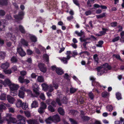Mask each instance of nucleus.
Wrapping results in <instances>:
<instances>
[{
    "mask_svg": "<svg viewBox=\"0 0 124 124\" xmlns=\"http://www.w3.org/2000/svg\"><path fill=\"white\" fill-rule=\"evenodd\" d=\"M19 29L17 28H16L15 29V32L17 33L18 32L19 30L21 32L23 33H24L25 32V31L23 27L21 25H20L19 26Z\"/></svg>",
    "mask_w": 124,
    "mask_h": 124,
    "instance_id": "nucleus-9",
    "label": "nucleus"
},
{
    "mask_svg": "<svg viewBox=\"0 0 124 124\" xmlns=\"http://www.w3.org/2000/svg\"><path fill=\"white\" fill-rule=\"evenodd\" d=\"M62 8H65L66 6V8H67L68 7L67 4L66 3L64 2H62Z\"/></svg>",
    "mask_w": 124,
    "mask_h": 124,
    "instance_id": "nucleus-63",
    "label": "nucleus"
},
{
    "mask_svg": "<svg viewBox=\"0 0 124 124\" xmlns=\"http://www.w3.org/2000/svg\"><path fill=\"white\" fill-rule=\"evenodd\" d=\"M16 120L15 118H14L11 117V119L8 122V123H16Z\"/></svg>",
    "mask_w": 124,
    "mask_h": 124,
    "instance_id": "nucleus-49",
    "label": "nucleus"
},
{
    "mask_svg": "<svg viewBox=\"0 0 124 124\" xmlns=\"http://www.w3.org/2000/svg\"><path fill=\"white\" fill-rule=\"evenodd\" d=\"M23 103L21 100L20 99H18L17 100L16 103V105L17 107L19 108L21 107Z\"/></svg>",
    "mask_w": 124,
    "mask_h": 124,
    "instance_id": "nucleus-18",
    "label": "nucleus"
},
{
    "mask_svg": "<svg viewBox=\"0 0 124 124\" xmlns=\"http://www.w3.org/2000/svg\"><path fill=\"white\" fill-rule=\"evenodd\" d=\"M93 58L95 62L97 64L98 63L99 58L98 57V55L97 54H94L93 55Z\"/></svg>",
    "mask_w": 124,
    "mask_h": 124,
    "instance_id": "nucleus-35",
    "label": "nucleus"
},
{
    "mask_svg": "<svg viewBox=\"0 0 124 124\" xmlns=\"http://www.w3.org/2000/svg\"><path fill=\"white\" fill-rule=\"evenodd\" d=\"M17 61V58L15 56H13L11 59V61L12 63L16 62Z\"/></svg>",
    "mask_w": 124,
    "mask_h": 124,
    "instance_id": "nucleus-34",
    "label": "nucleus"
},
{
    "mask_svg": "<svg viewBox=\"0 0 124 124\" xmlns=\"http://www.w3.org/2000/svg\"><path fill=\"white\" fill-rule=\"evenodd\" d=\"M27 122L28 124H35L38 123L36 120H27Z\"/></svg>",
    "mask_w": 124,
    "mask_h": 124,
    "instance_id": "nucleus-22",
    "label": "nucleus"
},
{
    "mask_svg": "<svg viewBox=\"0 0 124 124\" xmlns=\"http://www.w3.org/2000/svg\"><path fill=\"white\" fill-rule=\"evenodd\" d=\"M17 117L18 119H19V120H25L26 119L25 117L20 115H18Z\"/></svg>",
    "mask_w": 124,
    "mask_h": 124,
    "instance_id": "nucleus-32",
    "label": "nucleus"
},
{
    "mask_svg": "<svg viewBox=\"0 0 124 124\" xmlns=\"http://www.w3.org/2000/svg\"><path fill=\"white\" fill-rule=\"evenodd\" d=\"M5 37L6 38L10 39L14 41L16 39V37L12 35L11 33H10L6 34Z\"/></svg>",
    "mask_w": 124,
    "mask_h": 124,
    "instance_id": "nucleus-12",
    "label": "nucleus"
},
{
    "mask_svg": "<svg viewBox=\"0 0 124 124\" xmlns=\"http://www.w3.org/2000/svg\"><path fill=\"white\" fill-rule=\"evenodd\" d=\"M30 38L32 42H35L37 41V38L35 36L31 35L30 36Z\"/></svg>",
    "mask_w": 124,
    "mask_h": 124,
    "instance_id": "nucleus-25",
    "label": "nucleus"
},
{
    "mask_svg": "<svg viewBox=\"0 0 124 124\" xmlns=\"http://www.w3.org/2000/svg\"><path fill=\"white\" fill-rule=\"evenodd\" d=\"M46 123L49 124L51 123L53 121V120L52 117L50 116L45 120Z\"/></svg>",
    "mask_w": 124,
    "mask_h": 124,
    "instance_id": "nucleus-28",
    "label": "nucleus"
},
{
    "mask_svg": "<svg viewBox=\"0 0 124 124\" xmlns=\"http://www.w3.org/2000/svg\"><path fill=\"white\" fill-rule=\"evenodd\" d=\"M6 95L4 93H2L0 96V99L3 100H6Z\"/></svg>",
    "mask_w": 124,
    "mask_h": 124,
    "instance_id": "nucleus-37",
    "label": "nucleus"
},
{
    "mask_svg": "<svg viewBox=\"0 0 124 124\" xmlns=\"http://www.w3.org/2000/svg\"><path fill=\"white\" fill-rule=\"evenodd\" d=\"M21 107L24 110H26L28 108V106L26 103H23Z\"/></svg>",
    "mask_w": 124,
    "mask_h": 124,
    "instance_id": "nucleus-40",
    "label": "nucleus"
},
{
    "mask_svg": "<svg viewBox=\"0 0 124 124\" xmlns=\"http://www.w3.org/2000/svg\"><path fill=\"white\" fill-rule=\"evenodd\" d=\"M58 97L56 100V102L59 106H61L62 104L61 102L63 103H67V99L66 97H64L61 93H58Z\"/></svg>",
    "mask_w": 124,
    "mask_h": 124,
    "instance_id": "nucleus-2",
    "label": "nucleus"
},
{
    "mask_svg": "<svg viewBox=\"0 0 124 124\" xmlns=\"http://www.w3.org/2000/svg\"><path fill=\"white\" fill-rule=\"evenodd\" d=\"M20 42L22 45L24 46H27L28 45V42L23 39H21Z\"/></svg>",
    "mask_w": 124,
    "mask_h": 124,
    "instance_id": "nucleus-21",
    "label": "nucleus"
},
{
    "mask_svg": "<svg viewBox=\"0 0 124 124\" xmlns=\"http://www.w3.org/2000/svg\"><path fill=\"white\" fill-rule=\"evenodd\" d=\"M19 29L17 28H16L15 29V32L17 33L18 32L19 30L21 32L23 33H24L25 32V31L23 27L21 25H20L19 26Z\"/></svg>",
    "mask_w": 124,
    "mask_h": 124,
    "instance_id": "nucleus-8",
    "label": "nucleus"
},
{
    "mask_svg": "<svg viewBox=\"0 0 124 124\" xmlns=\"http://www.w3.org/2000/svg\"><path fill=\"white\" fill-rule=\"evenodd\" d=\"M94 0H88L87 3L88 6L89 7H91L92 6L91 4L94 3Z\"/></svg>",
    "mask_w": 124,
    "mask_h": 124,
    "instance_id": "nucleus-33",
    "label": "nucleus"
},
{
    "mask_svg": "<svg viewBox=\"0 0 124 124\" xmlns=\"http://www.w3.org/2000/svg\"><path fill=\"white\" fill-rule=\"evenodd\" d=\"M42 86L43 89L44 90L46 91L47 90L48 86L47 85L44 83L42 85Z\"/></svg>",
    "mask_w": 124,
    "mask_h": 124,
    "instance_id": "nucleus-36",
    "label": "nucleus"
},
{
    "mask_svg": "<svg viewBox=\"0 0 124 124\" xmlns=\"http://www.w3.org/2000/svg\"><path fill=\"white\" fill-rule=\"evenodd\" d=\"M7 100L8 101V102L11 103H13L15 101V99L10 95H8L7 96Z\"/></svg>",
    "mask_w": 124,
    "mask_h": 124,
    "instance_id": "nucleus-14",
    "label": "nucleus"
},
{
    "mask_svg": "<svg viewBox=\"0 0 124 124\" xmlns=\"http://www.w3.org/2000/svg\"><path fill=\"white\" fill-rule=\"evenodd\" d=\"M75 33V34L79 36H81L84 35V32L82 31L81 30L80 31V32H78L77 31H76Z\"/></svg>",
    "mask_w": 124,
    "mask_h": 124,
    "instance_id": "nucleus-38",
    "label": "nucleus"
},
{
    "mask_svg": "<svg viewBox=\"0 0 124 124\" xmlns=\"http://www.w3.org/2000/svg\"><path fill=\"white\" fill-rule=\"evenodd\" d=\"M111 68L110 66L109 65L108 63H105L102 65L97 67V68L98 71L97 74L98 75L100 76L104 73L107 71L108 70H110Z\"/></svg>",
    "mask_w": 124,
    "mask_h": 124,
    "instance_id": "nucleus-1",
    "label": "nucleus"
},
{
    "mask_svg": "<svg viewBox=\"0 0 124 124\" xmlns=\"http://www.w3.org/2000/svg\"><path fill=\"white\" fill-rule=\"evenodd\" d=\"M58 111L59 114L62 115H64V110L61 108H59L58 109Z\"/></svg>",
    "mask_w": 124,
    "mask_h": 124,
    "instance_id": "nucleus-31",
    "label": "nucleus"
},
{
    "mask_svg": "<svg viewBox=\"0 0 124 124\" xmlns=\"http://www.w3.org/2000/svg\"><path fill=\"white\" fill-rule=\"evenodd\" d=\"M48 108L49 110L51 112H54L55 111L54 108L51 105L48 106Z\"/></svg>",
    "mask_w": 124,
    "mask_h": 124,
    "instance_id": "nucleus-48",
    "label": "nucleus"
},
{
    "mask_svg": "<svg viewBox=\"0 0 124 124\" xmlns=\"http://www.w3.org/2000/svg\"><path fill=\"white\" fill-rule=\"evenodd\" d=\"M34 92L37 96H38L40 94L39 91V87L38 85L35 84L33 86Z\"/></svg>",
    "mask_w": 124,
    "mask_h": 124,
    "instance_id": "nucleus-4",
    "label": "nucleus"
},
{
    "mask_svg": "<svg viewBox=\"0 0 124 124\" xmlns=\"http://www.w3.org/2000/svg\"><path fill=\"white\" fill-rule=\"evenodd\" d=\"M7 104L1 102L0 103V111H2V110H5L6 108V106H7Z\"/></svg>",
    "mask_w": 124,
    "mask_h": 124,
    "instance_id": "nucleus-16",
    "label": "nucleus"
},
{
    "mask_svg": "<svg viewBox=\"0 0 124 124\" xmlns=\"http://www.w3.org/2000/svg\"><path fill=\"white\" fill-rule=\"evenodd\" d=\"M88 95L89 96L91 99L93 100V99L94 97V95L91 92H90L89 93Z\"/></svg>",
    "mask_w": 124,
    "mask_h": 124,
    "instance_id": "nucleus-64",
    "label": "nucleus"
},
{
    "mask_svg": "<svg viewBox=\"0 0 124 124\" xmlns=\"http://www.w3.org/2000/svg\"><path fill=\"white\" fill-rule=\"evenodd\" d=\"M121 38L120 40L121 41L124 42V31H122L120 33Z\"/></svg>",
    "mask_w": 124,
    "mask_h": 124,
    "instance_id": "nucleus-45",
    "label": "nucleus"
},
{
    "mask_svg": "<svg viewBox=\"0 0 124 124\" xmlns=\"http://www.w3.org/2000/svg\"><path fill=\"white\" fill-rule=\"evenodd\" d=\"M105 14V13H103L100 15H96V17L98 19L101 18L103 17H105L106 16Z\"/></svg>",
    "mask_w": 124,
    "mask_h": 124,
    "instance_id": "nucleus-39",
    "label": "nucleus"
},
{
    "mask_svg": "<svg viewBox=\"0 0 124 124\" xmlns=\"http://www.w3.org/2000/svg\"><path fill=\"white\" fill-rule=\"evenodd\" d=\"M9 87H10L11 91H16L18 89L19 86L17 85L12 83Z\"/></svg>",
    "mask_w": 124,
    "mask_h": 124,
    "instance_id": "nucleus-11",
    "label": "nucleus"
},
{
    "mask_svg": "<svg viewBox=\"0 0 124 124\" xmlns=\"http://www.w3.org/2000/svg\"><path fill=\"white\" fill-rule=\"evenodd\" d=\"M28 94L31 97H36L38 96H37L36 95H35L33 94L32 93V91L29 90H27L26 91Z\"/></svg>",
    "mask_w": 124,
    "mask_h": 124,
    "instance_id": "nucleus-23",
    "label": "nucleus"
},
{
    "mask_svg": "<svg viewBox=\"0 0 124 124\" xmlns=\"http://www.w3.org/2000/svg\"><path fill=\"white\" fill-rule=\"evenodd\" d=\"M2 82L1 83L2 84L5 86L8 85L9 86L12 83L10 81L8 78L6 79L4 82L2 80Z\"/></svg>",
    "mask_w": 124,
    "mask_h": 124,
    "instance_id": "nucleus-10",
    "label": "nucleus"
},
{
    "mask_svg": "<svg viewBox=\"0 0 124 124\" xmlns=\"http://www.w3.org/2000/svg\"><path fill=\"white\" fill-rule=\"evenodd\" d=\"M53 122H58L60 120V117L59 116L57 115H56L52 117Z\"/></svg>",
    "mask_w": 124,
    "mask_h": 124,
    "instance_id": "nucleus-13",
    "label": "nucleus"
},
{
    "mask_svg": "<svg viewBox=\"0 0 124 124\" xmlns=\"http://www.w3.org/2000/svg\"><path fill=\"white\" fill-rule=\"evenodd\" d=\"M24 114L26 116L28 117H29L31 115L30 113L28 111H25L24 112Z\"/></svg>",
    "mask_w": 124,
    "mask_h": 124,
    "instance_id": "nucleus-58",
    "label": "nucleus"
},
{
    "mask_svg": "<svg viewBox=\"0 0 124 124\" xmlns=\"http://www.w3.org/2000/svg\"><path fill=\"white\" fill-rule=\"evenodd\" d=\"M69 120L71 124H77V122L72 119L70 118L69 119Z\"/></svg>",
    "mask_w": 124,
    "mask_h": 124,
    "instance_id": "nucleus-57",
    "label": "nucleus"
},
{
    "mask_svg": "<svg viewBox=\"0 0 124 124\" xmlns=\"http://www.w3.org/2000/svg\"><path fill=\"white\" fill-rule=\"evenodd\" d=\"M102 30L103 31L100 32V34L98 35V36H100L102 35L105 34L106 33V31L108 30L106 28H102Z\"/></svg>",
    "mask_w": 124,
    "mask_h": 124,
    "instance_id": "nucleus-24",
    "label": "nucleus"
},
{
    "mask_svg": "<svg viewBox=\"0 0 124 124\" xmlns=\"http://www.w3.org/2000/svg\"><path fill=\"white\" fill-rule=\"evenodd\" d=\"M38 112L40 114L43 113L44 112V109L40 107L38 110Z\"/></svg>",
    "mask_w": 124,
    "mask_h": 124,
    "instance_id": "nucleus-50",
    "label": "nucleus"
},
{
    "mask_svg": "<svg viewBox=\"0 0 124 124\" xmlns=\"http://www.w3.org/2000/svg\"><path fill=\"white\" fill-rule=\"evenodd\" d=\"M123 121V119H121L120 121H116L115 122V124H122V122Z\"/></svg>",
    "mask_w": 124,
    "mask_h": 124,
    "instance_id": "nucleus-56",
    "label": "nucleus"
},
{
    "mask_svg": "<svg viewBox=\"0 0 124 124\" xmlns=\"http://www.w3.org/2000/svg\"><path fill=\"white\" fill-rule=\"evenodd\" d=\"M8 0H0V5H6L7 4Z\"/></svg>",
    "mask_w": 124,
    "mask_h": 124,
    "instance_id": "nucleus-26",
    "label": "nucleus"
},
{
    "mask_svg": "<svg viewBox=\"0 0 124 124\" xmlns=\"http://www.w3.org/2000/svg\"><path fill=\"white\" fill-rule=\"evenodd\" d=\"M47 105L46 104L43 102H41L40 104V107H41L44 109L46 108Z\"/></svg>",
    "mask_w": 124,
    "mask_h": 124,
    "instance_id": "nucleus-46",
    "label": "nucleus"
},
{
    "mask_svg": "<svg viewBox=\"0 0 124 124\" xmlns=\"http://www.w3.org/2000/svg\"><path fill=\"white\" fill-rule=\"evenodd\" d=\"M77 90L75 88L73 87H71L70 89V92L71 93H74Z\"/></svg>",
    "mask_w": 124,
    "mask_h": 124,
    "instance_id": "nucleus-52",
    "label": "nucleus"
},
{
    "mask_svg": "<svg viewBox=\"0 0 124 124\" xmlns=\"http://www.w3.org/2000/svg\"><path fill=\"white\" fill-rule=\"evenodd\" d=\"M37 80L38 81L40 82L41 83L44 82V78L42 76H39L38 77Z\"/></svg>",
    "mask_w": 124,
    "mask_h": 124,
    "instance_id": "nucleus-27",
    "label": "nucleus"
},
{
    "mask_svg": "<svg viewBox=\"0 0 124 124\" xmlns=\"http://www.w3.org/2000/svg\"><path fill=\"white\" fill-rule=\"evenodd\" d=\"M92 85L93 86H96L97 87H100L101 86L100 84L98 82H94L93 83H92Z\"/></svg>",
    "mask_w": 124,
    "mask_h": 124,
    "instance_id": "nucleus-43",
    "label": "nucleus"
},
{
    "mask_svg": "<svg viewBox=\"0 0 124 124\" xmlns=\"http://www.w3.org/2000/svg\"><path fill=\"white\" fill-rule=\"evenodd\" d=\"M107 109L109 111H111L113 110V107L111 105H109L106 107Z\"/></svg>",
    "mask_w": 124,
    "mask_h": 124,
    "instance_id": "nucleus-55",
    "label": "nucleus"
},
{
    "mask_svg": "<svg viewBox=\"0 0 124 124\" xmlns=\"http://www.w3.org/2000/svg\"><path fill=\"white\" fill-rule=\"evenodd\" d=\"M17 52L19 54V55L21 56H24L26 55L25 53L21 47L17 48Z\"/></svg>",
    "mask_w": 124,
    "mask_h": 124,
    "instance_id": "nucleus-7",
    "label": "nucleus"
},
{
    "mask_svg": "<svg viewBox=\"0 0 124 124\" xmlns=\"http://www.w3.org/2000/svg\"><path fill=\"white\" fill-rule=\"evenodd\" d=\"M113 56L115 57L117 59L121 61H122L121 59V58L119 54H114L113 55Z\"/></svg>",
    "mask_w": 124,
    "mask_h": 124,
    "instance_id": "nucleus-51",
    "label": "nucleus"
},
{
    "mask_svg": "<svg viewBox=\"0 0 124 124\" xmlns=\"http://www.w3.org/2000/svg\"><path fill=\"white\" fill-rule=\"evenodd\" d=\"M10 94L11 95L13 96H15L16 95V91H11Z\"/></svg>",
    "mask_w": 124,
    "mask_h": 124,
    "instance_id": "nucleus-62",
    "label": "nucleus"
},
{
    "mask_svg": "<svg viewBox=\"0 0 124 124\" xmlns=\"http://www.w3.org/2000/svg\"><path fill=\"white\" fill-rule=\"evenodd\" d=\"M24 92L21 90H19L18 95L20 98H23L24 97Z\"/></svg>",
    "mask_w": 124,
    "mask_h": 124,
    "instance_id": "nucleus-19",
    "label": "nucleus"
},
{
    "mask_svg": "<svg viewBox=\"0 0 124 124\" xmlns=\"http://www.w3.org/2000/svg\"><path fill=\"white\" fill-rule=\"evenodd\" d=\"M53 86L52 85H50L48 86L47 90L50 92H52L53 90Z\"/></svg>",
    "mask_w": 124,
    "mask_h": 124,
    "instance_id": "nucleus-54",
    "label": "nucleus"
},
{
    "mask_svg": "<svg viewBox=\"0 0 124 124\" xmlns=\"http://www.w3.org/2000/svg\"><path fill=\"white\" fill-rule=\"evenodd\" d=\"M103 43V41L101 40L99 41L98 42V44L96 45V46L98 47H101Z\"/></svg>",
    "mask_w": 124,
    "mask_h": 124,
    "instance_id": "nucleus-47",
    "label": "nucleus"
},
{
    "mask_svg": "<svg viewBox=\"0 0 124 124\" xmlns=\"http://www.w3.org/2000/svg\"><path fill=\"white\" fill-rule=\"evenodd\" d=\"M31 106L32 108H36L38 106V103L37 101H34L32 103Z\"/></svg>",
    "mask_w": 124,
    "mask_h": 124,
    "instance_id": "nucleus-29",
    "label": "nucleus"
},
{
    "mask_svg": "<svg viewBox=\"0 0 124 124\" xmlns=\"http://www.w3.org/2000/svg\"><path fill=\"white\" fill-rule=\"evenodd\" d=\"M9 66V63L7 62H6L4 63H2L0 67L2 69L5 70L7 69Z\"/></svg>",
    "mask_w": 124,
    "mask_h": 124,
    "instance_id": "nucleus-6",
    "label": "nucleus"
},
{
    "mask_svg": "<svg viewBox=\"0 0 124 124\" xmlns=\"http://www.w3.org/2000/svg\"><path fill=\"white\" fill-rule=\"evenodd\" d=\"M25 120H19L17 123V124H25Z\"/></svg>",
    "mask_w": 124,
    "mask_h": 124,
    "instance_id": "nucleus-60",
    "label": "nucleus"
},
{
    "mask_svg": "<svg viewBox=\"0 0 124 124\" xmlns=\"http://www.w3.org/2000/svg\"><path fill=\"white\" fill-rule=\"evenodd\" d=\"M24 15V13L23 11L20 12L18 15H16L14 17L15 19L16 20H20L23 19V16Z\"/></svg>",
    "mask_w": 124,
    "mask_h": 124,
    "instance_id": "nucleus-5",
    "label": "nucleus"
},
{
    "mask_svg": "<svg viewBox=\"0 0 124 124\" xmlns=\"http://www.w3.org/2000/svg\"><path fill=\"white\" fill-rule=\"evenodd\" d=\"M5 53L3 52H0V59H4L5 56Z\"/></svg>",
    "mask_w": 124,
    "mask_h": 124,
    "instance_id": "nucleus-42",
    "label": "nucleus"
},
{
    "mask_svg": "<svg viewBox=\"0 0 124 124\" xmlns=\"http://www.w3.org/2000/svg\"><path fill=\"white\" fill-rule=\"evenodd\" d=\"M11 115L9 114H7L6 116L4 117V121L6 120L8 122L9 121V120L11 117Z\"/></svg>",
    "mask_w": 124,
    "mask_h": 124,
    "instance_id": "nucleus-20",
    "label": "nucleus"
},
{
    "mask_svg": "<svg viewBox=\"0 0 124 124\" xmlns=\"http://www.w3.org/2000/svg\"><path fill=\"white\" fill-rule=\"evenodd\" d=\"M18 80L19 82L21 83H22L24 82V78L22 77L21 76L19 77L18 78Z\"/></svg>",
    "mask_w": 124,
    "mask_h": 124,
    "instance_id": "nucleus-53",
    "label": "nucleus"
},
{
    "mask_svg": "<svg viewBox=\"0 0 124 124\" xmlns=\"http://www.w3.org/2000/svg\"><path fill=\"white\" fill-rule=\"evenodd\" d=\"M116 98L118 100H119L122 99L121 94L119 92L116 93Z\"/></svg>",
    "mask_w": 124,
    "mask_h": 124,
    "instance_id": "nucleus-44",
    "label": "nucleus"
},
{
    "mask_svg": "<svg viewBox=\"0 0 124 124\" xmlns=\"http://www.w3.org/2000/svg\"><path fill=\"white\" fill-rule=\"evenodd\" d=\"M43 58L46 62H48L49 61V56L47 54H44L43 56Z\"/></svg>",
    "mask_w": 124,
    "mask_h": 124,
    "instance_id": "nucleus-30",
    "label": "nucleus"
},
{
    "mask_svg": "<svg viewBox=\"0 0 124 124\" xmlns=\"http://www.w3.org/2000/svg\"><path fill=\"white\" fill-rule=\"evenodd\" d=\"M59 59H60L61 62L65 64H67L68 63V61L70 59L67 57H63L62 58H59Z\"/></svg>",
    "mask_w": 124,
    "mask_h": 124,
    "instance_id": "nucleus-15",
    "label": "nucleus"
},
{
    "mask_svg": "<svg viewBox=\"0 0 124 124\" xmlns=\"http://www.w3.org/2000/svg\"><path fill=\"white\" fill-rule=\"evenodd\" d=\"M102 95L103 97L105 98L109 96V93L106 92H105L102 93Z\"/></svg>",
    "mask_w": 124,
    "mask_h": 124,
    "instance_id": "nucleus-41",
    "label": "nucleus"
},
{
    "mask_svg": "<svg viewBox=\"0 0 124 124\" xmlns=\"http://www.w3.org/2000/svg\"><path fill=\"white\" fill-rule=\"evenodd\" d=\"M20 73L21 76H24L26 74L27 72L25 71H20Z\"/></svg>",
    "mask_w": 124,
    "mask_h": 124,
    "instance_id": "nucleus-61",
    "label": "nucleus"
},
{
    "mask_svg": "<svg viewBox=\"0 0 124 124\" xmlns=\"http://www.w3.org/2000/svg\"><path fill=\"white\" fill-rule=\"evenodd\" d=\"M40 97L41 99L43 100H45V98L43 93H41L40 94Z\"/></svg>",
    "mask_w": 124,
    "mask_h": 124,
    "instance_id": "nucleus-59",
    "label": "nucleus"
},
{
    "mask_svg": "<svg viewBox=\"0 0 124 124\" xmlns=\"http://www.w3.org/2000/svg\"><path fill=\"white\" fill-rule=\"evenodd\" d=\"M38 66L40 71L42 72L45 73L46 71V68L44 64L41 63L39 64Z\"/></svg>",
    "mask_w": 124,
    "mask_h": 124,
    "instance_id": "nucleus-3",
    "label": "nucleus"
},
{
    "mask_svg": "<svg viewBox=\"0 0 124 124\" xmlns=\"http://www.w3.org/2000/svg\"><path fill=\"white\" fill-rule=\"evenodd\" d=\"M56 73L59 75L62 74L63 72V71L61 69L57 68L56 69Z\"/></svg>",
    "mask_w": 124,
    "mask_h": 124,
    "instance_id": "nucleus-17",
    "label": "nucleus"
}]
</instances>
